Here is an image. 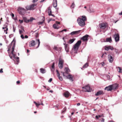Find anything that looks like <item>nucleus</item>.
I'll return each mask as SVG.
<instances>
[{
	"label": "nucleus",
	"instance_id": "nucleus-9",
	"mask_svg": "<svg viewBox=\"0 0 122 122\" xmlns=\"http://www.w3.org/2000/svg\"><path fill=\"white\" fill-rule=\"evenodd\" d=\"M60 22H59L56 21V23L54 24L53 25V28L55 29H58L59 28V27L58 26V24H60Z\"/></svg>",
	"mask_w": 122,
	"mask_h": 122
},
{
	"label": "nucleus",
	"instance_id": "nucleus-26",
	"mask_svg": "<svg viewBox=\"0 0 122 122\" xmlns=\"http://www.w3.org/2000/svg\"><path fill=\"white\" fill-rule=\"evenodd\" d=\"M48 15H51L54 17H55V16L51 14V11L50 9H49L48 10Z\"/></svg>",
	"mask_w": 122,
	"mask_h": 122
},
{
	"label": "nucleus",
	"instance_id": "nucleus-21",
	"mask_svg": "<svg viewBox=\"0 0 122 122\" xmlns=\"http://www.w3.org/2000/svg\"><path fill=\"white\" fill-rule=\"evenodd\" d=\"M53 6L55 7H56L57 5V1L56 0H53Z\"/></svg>",
	"mask_w": 122,
	"mask_h": 122
},
{
	"label": "nucleus",
	"instance_id": "nucleus-15",
	"mask_svg": "<svg viewBox=\"0 0 122 122\" xmlns=\"http://www.w3.org/2000/svg\"><path fill=\"white\" fill-rule=\"evenodd\" d=\"M80 30H79L78 31H73L71 32L70 34L71 35H77L80 33Z\"/></svg>",
	"mask_w": 122,
	"mask_h": 122
},
{
	"label": "nucleus",
	"instance_id": "nucleus-2",
	"mask_svg": "<svg viewBox=\"0 0 122 122\" xmlns=\"http://www.w3.org/2000/svg\"><path fill=\"white\" fill-rule=\"evenodd\" d=\"M82 18L79 17L77 20V22L79 25L81 27L85 25V21L86 20V16H82Z\"/></svg>",
	"mask_w": 122,
	"mask_h": 122
},
{
	"label": "nucleus",
	"instance_id": "nucleus-60",
	"mask_svg": "<svg viewBox=\"0 0 122 122\" xmlns=\"http://www.w3.org/2000/svg\"><path fill=\"white\" fill-rule=\"evenodd\" d=\"M119 15H122V11L120 13H119Z\"/></svg>",
	"mask_w": 122,
	"mask_h": 122
},
{
	"label": "nucleus",
	"instance_id": "nucleus-59",
	"mask_svg": "<svg viewBox=\"0 0 122 122\" xmlns=\"http://www.w3.org/2000/svg\"><path fill=\"white\" fill-rule=\"evenodd\" d=\"M19 32L20 34H21V33H22V31L21 30H20Z\"/></svg>",
	"mask_w": 122,
	"mask_h": 122
},
{
	"label": "nucleus",
	"instance_id": "nucleus-38",
	"mask_svg": "<svg viewBox=\"0 0 122 122\" xmlns=\"http://www.w3.org/2000/svg\"><path fill=\"white\" fill-rule=\"evenodd\" d=\"M7 25L6 24L4 25V27L5 28H6V30H4L5 31H7L8 30V28H7Z\"/></svg>",
	"mask_w": 122,
	"mask_h": 122
},
{
	"label": "nucleus",
	"instance_id": "nucleus-8",
	"mask_svg": "<svg viewBox=\"0 0 122 122\" xmlns=\"http://www.w3.org/2000/svg\"><path fill=\"white\" fill-rule=\"evenodd\" d=\"M35 6L34 4L26 6L25 8L27 10H33L34 9V8Z\"/></svg>",
	"mask_w": 122,
	"mask_h": 122
},
{
	"label": "nucleus",
	"instance_id": "nucleus-36",
	"mask_svg": "<svg viewBox=\"0 0 122 122\" xmlns=\"http://www.w3.org/2000/svg\"><path fill=\"white\" fill-rule=\"evenodd\" d=\"M75 5L74 2H73L72 4L70 6V7L72 9H74V8Z\"/></svg>",
	"mask_w": 122,
	"mask_h": 122
},
{
	"label": "nucleus",
	"instance_id": "nucleus-7",
	"mask_svg": "<svg viewBox=\"0 0 122 122\" xmlns=\"http://www.w3.org/2000/svg\"><path fill=\"white\" fill-rule=\"evenodd\" d=\"M23 20L26 23H28L30 22H31L34 20H35V19L32 17L30 18L29 19L27 20L26 17H23Z\"/></svg>",
	"mask_w": 122,
	"mask_h": 122
},
{
	"label": "nucleus",
	"instance_id": "nucleus-43",
	"mask_svg": "<svg viewBox=\"0 0 122 122\" xmlns=\"http://www.w3.org/2000/svg\"><path fill=\"white\" fill-rule=\"evenodd\" d=\"M106 56V55H105V54H103L102 56H101V57L102 58H103V57H105Z\"/></svg>",
	"mask_w": 122,
	"mask_h": 122
},
{
	"label": "nucleus",
	"instance_id": "nucleus-24",
	"mask_svg": "<svg viewBox=\"0 0 122 122\" xmlns=\"http://www.w3.org/2000/svg\"><path fill=\"white\" fill-rule=\"evenodd\" d=\"M113 38H119V35L118 33H115L113 36Z\"/></svg>",
	"mask_w": 122,
	"mask_h": 122
},
{
	"label": "nucleus",
	"instance_id": "nucleus-6",
	"mask_svg": "<svg viewBox=\"0 0 122 122\" xmlns=\"http://www.w3.org/2000/svg\"><path fill=\"white\" fill-rule=\"evenodd\" d=\"M82 88L83 89V91L85 92H90L92 90L89 85L83 87Z\"/></svg>",
	"mask_w": 122,
	"mask_h": 122
},
{
	"label": "nucleus",
	"instance_id": "nucleus-10",
	"mask_svg": "<svg viewBox=\"0 0 122 122\" xmlns=\"http://www.w3.org/2000/svg\"><path fill=\"white\" fill-rule=\"evenodd\" d=\"M99 26L101 28L104 29L106 27L107 25L104 23H102L99 24Z\"/></svg>",
	"mask_w": 122,
	"mask_h": 122
},
{
	"label": "nucleus",
	"instance_id": "nucleus-25",
	"mask_svg": "<svg viewBox=\"0 0 122 122\" xmlns=\"http://www.w3.org/2000/svg\"><path fill=\"white\" fill-rule=\"evenodd\" d=\"M64 71L66 73L68 74L70 72V70L67 67H65V68Z\"/></svg>",
	"mask_w": 122,
	"mask_h": 122
},
{
	"label": "nucleus",
	"instance_id": "nucleus-54",
	"mask_svg": "<svg viewBox=\"0 0 122 122\" xmlns=\"http://www.w3.org/2000/svg\"><path fill=\"white\" fill-rule=\"evenodd\" d=\"M11 15L12 17H13L14 16V14L12 13L11 14Z\"/></svg>",
	"mask_w": 122,
	"mask_h": 122
},
{
	"label": "nucleus",
	"instance_id": "nucleus-44",
	"mask_svg": "<svg viewBox=\"0 0 122 122\" xmlns=\"http://www.w3.org/2000/svg\"><path fill=\"white\" fill-rule=\"evenodd\" d=\"M115 40L116 42L118 41L119 40V39H115Z\"/></svg>",
	"mask_w": 122,
	"mask_h": 122
},
{
	"label": "nucleus",
	"instance_id": "nucleus-41",
	"mask_svg": "<svg viewBox=\"0 0 122 122\" xmlns=\"http://www.w3.org/2000/svg\"><path fill=\"white\" fill-rule=\"evenodd\" d=\"M105 39H102L101 40V41L102 42H106V40Z\"/></svg>",
	"mask_w": 122,
	"mask_h": 122
},
{
	"label": "nucleus",
	"instance_id": "nucleus-47",
	"mask_svg": "<svg viewBox=\"0 0 122 122\" xmlns=\"http://www.w3.org/2000/svg\"><path fill=\"white\" fill-rule=\"evenodd\" d=\"M13 31L14 32H15V28L14 26L13 25Z\"/></svg>",
	"mask_w": 122,
	"mask_h": 122
},
{
	"label": "nucleus",
	"instance_id": "nucleus-63",
	"mask_svg": "<svg viewBox=\"0 0 122 122\" xmlns=\"http://www.w3.org/2000/svg\"><path fill=\"white\" fill-rule=\"evenodd\" d=\"M40 104H41V105H44L42 103V102H41V103H40Z\"/></svg>",
	"mask_w": 122,
	"mask_h": 122
},
{
	"label": "nucleus",
	"instance_id": "nucleus-28",
	"mask_svg": "<svg viewBox=\"0 0 122 122\" xmlns=\"http://www.w3.org/2000/svg\"><path fill=\"white\" fill-rule=\"evenodd\" d=\"M40 71L41 72V73H43V74L45 73L46 72L45 70V69H43V68H41L40 69Z\"/></svg>",
	"mask_w": 122,
	"mask_h": 122
},
{
	"label": "nucleus",
	"instance_id": "nucleus-33",
	"mask_svg": "<svg viewBox=\"0 0 122 122\" xmlns=\"http://www.w3.org/2000/svg\"><path fill=\"white\" fill-rule=\"evenodd\" d=\"M117 68H118L117 70L118 72L119 73H122V68L120 67H118Z\"/></svg>",
	"mask_w": 122,
	"mask_h": 122
},
{
	"label": "nucleus",
	"instance_id": "nucleus-31",
	"mask_svg": "<svg viewBox=\"0 0 122 122\" xmlns=\"http://www.w3.org/2000/svg\"><path fill=\"white\" fill-rule=\"evenodd\" d=\"M34 103L36 104V106L38 107L39 106L41 105V104L39 103V102H38L37 103L36 102L34 101Z\"/></svg>",
	"mask_w": 122,
	"mask_h": 122
},
{
	"label": "nucleus",
	"instance_id": "nucleus-49",
	"mask_svg": "<svg viewBox=\"0 0 122 122\" xmlns=\"http://www.w3.org/2000/svg\"><path fill=\"white\" fill-rule=\"evenodd\" d=\"M19 21L20 22V23H22L23 22V21L22 20H19Z\"/></svg>",
	"mask_w": 122,
	"mask_h": 122
},
{
	"label": "nucleus",
	"instance_id": "nucleus-52",
	"mask_svg": "<svg viewBox=\"0 0 122 122\" xmlns=\"http://www.w3.org/2000/svg\"><path fill=\"white\" fill-rule=\"evenodd\" d=\"M66 31V29H64L61 31V32H62L63 31Z\"/></svg>",
	"mask_w": 122,
	"mask_h": 122
},
{
	"label": "nucleus",
	"instance_id": "nucleus-19",
	"mask_svg": "<svg viewBox=\"0 0 122 122\" xmlns=\"http://www.w3.org/2000/svg\"><path fill=\"white\" fill-rule=\"evenodd\" d=\"M105 90H107V91H111L112 90V86L110 85L108 86H107L104 89Z\"/></svg>",
	"mask_w": 122,
	"mask_h": 122
},
{
	"label": "nucleus",
	"instance_id": "nucleus-3",
	"mask_svg": "<svg viewBox=\"0 0 122 122\" xmlns=\"http://www.w3.org/2000/svg\"><path fill=\"white\" fill-rule=\"evenodd\" d=\"M17 10L19 14L22 15H24L26 12V10L25 9L20 7L18 8Z\"/></svg>",
	"mask_w": 122,
	"mask_h": 122
},
{
	"label": "nucleus",
	"instance_id": "nucleus-46",
	"mask_svg": "<svg viewBox=\"0 0 122 122\" xmlns=\"http://www.w3.org/2000/svg\"><path fill=\"white\" fill-rule=\"evenodd\" d=\"M52 78H51L48 81V82H51L52 81Z\"/></svg>",
	"mask_w": 122,
	"mask_h": 122
},
{
	"label": "nucleus",
	"instance_id": "nucleus-42",
	"mask_svg": "<svg viewBox=\"0 0 122 122\" xmlns=\"http://www.w3.org/2000/svg\"><path fill=\"white\" fill-rule=\"evenodd\" d=\"M54 65H55V63L54 62L52 64V68L53 69L54 67Z\"/></svg>",
	"mask_w": 122,
	"mask_h": 122
},
{
	"label": "nucleus",
	"instance_id": "nucleus-32",
	"mask_svg": "<svg viewBox=\"0 0 122 122\" xmlns=\"http://www.w3.org/2000/svg\"><path fill=\"white\" fill-rule=\"evenodd\" d=\"M112 42L111 39H106V42H109L111 43Z\"/></svg>",
	"mask_w": 122,
	"mask_h": 122
},
{
	"label": "nucleus",
	"instance_id": "nucleus-56",
	"mask_svg": "<svg viewBox=\"0 0 122 122\" xmlns=\"http://www.w3.org/2000/svg\"><path fill=\"white\" fill-rule=\"evenodd\" d=\"M38 0H33V2L35 3L36 1H37Z\"/></svg>",
	"mask_w": 122,
	"mask_h": 122
},
{
	"label": "nucleus",
	"instance_id": "nucleus-29",
	"mask_svg": "<svg viewBox=\"0 0 122 122\" xmlns=\"http://www.w3.org/2000/svg\"><path fill=\"white\" fill-rule=\"evenodd\" d=\"M91 37L90 36H89L88 35L86 34L81 38H88Z\"/></svg>",
	"mask_w": 122,
	"mask_h": 122
},
{
	"label": "nucleus",
	"instance_id": "nucleus-20",
	"mask_svg": "<svg viewBox=\"0 0 122 122\" xmlns=\"http://www.w3.org/2000/svg\"><path fill=\"white\" fill-rule=\"evenodd\" d=\"M68 79H69L70 80L72 81H73V76L70 74H69L67 76H66Z\"/></svg>",
	"mask_w": 122,
	"mask_h": 122
},
{
	"label": "nucleus",
	"instance_id": "nucleus-50",
	"mask_svg": "<svg viewBox=\"0 0 122 122\" xmlns=\"http://www.w3.org/2000/svg\"><path fill=\"white\" fill-rule=\"evenodd\" d=\"M101 64L102 65V66H103L105 65V63L104 62H103L101 63Z\"/></svg>",
	"mask_w": 122,
	"mask_h": 122
},
{
	"label": "nucleus",
	"instance_id": "nucleus-53",
	"mask_svg": "<svg viewBox=\"0 0 122 122\" xmlns=\"http://www.w3.org/2000/svg\"><path fill=\"white\" fill-rule=\"evenodd\" d=\"M20 37L21 38H24V37L23 35H21L20 36Z\"/></svg>",
	"mask_w": 122,
	"mask_h": 122
},
{
	"label": "nucleus",
	"instance_id": "nucleus-55",
	"mask_svg": "<svg viewBox=\"0 0 122 122\" xmlns=\"http://www.w3.org/2000/svg\"><path fill=\"white\" fill-rule=\"evenodd\" d=\"M20 82L19 81H16V83L17 84H19Z\"/></svg>",
	"mask_w": 122,
	"mask_h": 122
},
{
	"label": "nucleus",
	"instance_id": "nucleus-37",
	"mask_svg": "<svg viewBox=\"0 0 122 122\" xmlns=\"http://www.w3.org/2000/svg\"><path fill=\"white\" fill-rule=\"evenodd\" d=\"M66 107H64L63 110L62 111V113H64L66 110Z\"/></svg>",
	"mask_w": 122,
	"mask_h": 122
},
{
	"label": "nucleus",
	"instance_id": "nucleus-57",
	"mask_svg": "<svg viewBox=\"0 0 122 122\" xmlns=\"http://www.w3.org/2000/svg\"><path fill=\"white\" fill-rule=\"evenodd\" d=\"M28 37L27 35H25V36L24 38H28Z\"/></svg>",
	"mask_w": 122,
	"mask_h": 122
},
{
	"label": "nucleus",
	"instance_id": "nucleus-58",
	"mask_svg": "<svg viewBox=\"0 0 122 122\" xmlns=\"http://www.w3.org/2000/svg\"><path fill=\"white\" fill-rule=\"evenodd\" d=\"M61 72L62 73L63 76H65V75L64 74L65 72Z\"/></svg>",
	"mask_w": 122,
	"mask_h": 122
},
{
	"label": "nucleus",
	"instance_id": "nucleus-4",
	"mask_svg": "<svg viewBox=\"0 0 122 122\" xmlns=\"http://www.w3.org/2000/svg\"><path fill=\"white\" fill-rule=\"evenodd\" d=\"M81 43V40L78 41L74 46L73 48L74 50L75 51L78 50Z\"/></svg>",
	"mask_w": 122,
	"mask_h": 122
},
{
	"label": "nucleus",
	"instance_id": "nucleus-34",
	"mask_svg": "<svg viewBox=\"0 0 122 122\" xmlns=\"http://www.w3.org/2000/svg\"><path fill=\"white\" fill-rule=\"evenodd\" d=\"M103 114L101 115H99L98 116H96V119H98L99 118V117H103L104 116H103Z\"/></svg>",
	"mask_w": 122,
	"mask_h": 122
},
{
	"label": "nucleus",
	"instance_id": "nucleus-40",
	"mask_svg": "<svg viewBox=\"0 0 122 122\" xmlns=\"http://www.w3.org/2000/svg\"><path fill=\"white\" fill-rule=\"evenodd\" d=\"M37 41L38 42V46L36 48H38L39 47L40 43V42L39 39L37 40Z\"/></svg>",
	"mask_w": 122,
	"mask_h": 122
},
{
	"label": "nucleus",
	"instance_id": "nucleus-12",
	"mask_svg": "<svg viewBox=\"0 0 122 122\" xmlns=\"http://www.w3.org/2000/svg\"><path fill=\"white\" fill-rule=\"evenodd\" d=\"M108 57L109 62L111 63H112L113 61V58L110 55H108Z\"/></svg>",
	"mask_w": 122,
	"mask_h": 122
},
{
	"label": "nucleus",
	"instance_id": "nucleus-48",
	"mask_svg": "<svg viewBox=\"0 0 122 122\" xmlns=\"http://www.w3.org/2000/svg\"><path fill=\"white\" fill-rule=\"evenodd\" d=\"M3 72V69L1 68L0 69V73H2Z\"/></svg>",
	"mask_w": 122,
	"mask_h": 122
},
{
	"label": "nucleus",
	"instance_id": "nucleus-11",
	"mask_svg": "<svg viewBox=\"0 0 122 122\" xmlns=\"http://www.w3.org/2000/svg\"><path fill=\"white\" fill-rule=\"evenodd\" d=\"M105 50L108 51L109 49L112 50H114V48L112 46H105Z\"/></svg>",
	"mask_w": 122,
	"mask_h": 122
},
{
	"label": "nucleus",
	"instance_id": "nucleus-39",
	"mask_svg": "<svg viewBox=\"0 0 122 122\" xmlns=\"http://www.w3.org/2000/svg\"><path fill=\"white\" fill-rule=\"evenodd\" d=\"M88 39H81L83 41H86L88 40Z\"/></svg>",
	"mask_w": 122,
	"mask_h": 122
},
{
	"label": "nucleus",
	"instance_id": "nucleus-64",
	"mask_svg": "<svg viewBox=\"0 0 122 122\" xmlns=\"http://www.w3.org/2000/svg\"><path fill=\"white\" fill-rule=\"evenodd\" d=\"M109 122H115L113 121H109Z\"/></svg>",
	"mask_w": 122,
	"mask_h": 122
},
{
	"label": "nucleus",
	"instance_id": "nucleus-30",
	"mask_svg": "<svg viewBox=\"0 0 122 122\" xmlns=\"http://www.w3.org/2000/svg\"><path fill=\"white\" fill-rule=\"evenodd\" d=\"M42 19V21L39 22L38 23V24L39 25H42L43 24V23L44 21H45V19L44 17H43V18Z\"/></svg>",
	"mask_w": 122,
	"mask_h": 122
},
{
	"label": "nucleus",
	"instance_id": "nucleus-22",
	"mask_svg": "<svg viewBox=\"0 0 122 122\" xmlns=\"http://www.w3.org/2000/svg\"><path fill=\"white\" fill-rule=\"evenodd\" d=\"M53 49L57 51H60L61 50V47H57L56 46H55L53 48Z\"/></svg>",
	"mask_w": 122,
	"mask_h": 122
},
{
	"label": "nucleus",
	"instance_id": "nucleus-35",
	"mask_svg": "<svg viewBox=\"0 0 122 122\" xmlns=\"http://www.w3.org/2000/svg\"><path fill=\"white\" fill-rule=\"evenodd\" d=\"M88 66V63H85L83 66V68H85L87 67Z\"/></svg>",
	"mask_w": 122,
	"mask_h": 122
},
{
	"label": "nucleus",
	"instance_id": "nucleus-17",
	"mask_svg": "<svg viewBox=\"0 0 122 122\" xmlns=\"http://www.w3.org/2000/svg\"><path fill=\"white\" fill-rule=\"evenodd\" d=\"M56 71L57 72V75L59 79L61 81H62L63 80L62 78V77H61L60 76V74L58 71L57 70H56Z\"/></svg>",
	"mask_w": 122,
	"mask_h": 122
},
{
	"label": "nucleus",
	"instance_id": "nucleus-14",
	"mask_svg": "<svg viewBox=\"0 0 122 122\" xmlns=\"http://www.w3.org/2000/svg\"><path fill=\"white\" fill-rule=\"evenodd\" d=\"M104 93V92L102 91H99L97 92L95 94V95L96 96H97L101 95H103Z\"/></svg>",
	"mask_w": 122,
	"mask_h": 122
},
{
	"label": "nucleus",
	"instance_id": "nucleus-5",
	"mask_svg": "<svg viewBox=\"0 0 122 122\" xmlns=\"http://www.w3.org/2000/svg\"><path fill=\"white\" fill-rule=\"evenodd\" d=\"M58 66L60 68L62 69L63 67V63L64 62V60L60 58L59 59Z\"/></svg>",
	"mask_w": 122,
	"mask_h": 122
},
{
	"label": "nucleus",
	"instance_id": "nucleus-1",
	"mask_svg": "<svg viewBox=\"0 0 122 122\" xmlns=\"http://www.w3.org/2000/svg\"><path fill=\"white\" fill-rule=\"evenodd\" d=\"M15 40L14 39L12 41L10 44V45L8 46V51H10L11 50V48H12L11 53L12 55V56H10L11 58H12V57H13L14 59H16V60L18 62L19 61V58L18 57H15V56L16 55V54L14 52V48L15 47Z\"/></svg>",
	"mask_w": 122,
	"mask_h": 122
},
{
	"label": "nucleus",
	"instance_id": "nucleus-23",
	"mask_svg": "<svg viewBox=\"0 0 122 122\" xmlns=\"http://www.w3.org/2000/svg\"><path fill=\"white\" fill-rule=\"evenodd\" d=\"M65 45V50L66 52L69 51V45L68 44H64Z\"/></svg>",
	"mask_w": 122,
	"mask_h": 122
},
{
	"label": "nucleus",
	"instance_id": "nucleus-62",
	"mask_svg": "<svg viewBox=\"0 0 122 122\" xmlns=\"http://www.w3.org/2000/svg\"><path fill=\"white\" fill-rule=\"evenodd\" d=\"M45 0H41L40 1V2H43Z\"/></svg>",
	"mask_w": 122,
	"mask_h": 122
},
{
	"label": "nucleus",
	"instance_id": "nucleus-16",
	"mask_svg": "<svg viewBox=\"0 0 122 122\" xmlns=\"http://www.w3.org/2000/svg\"><path fill=\"white\" fill-rule=\"evenodd\" d=\"M35 44V41L32 40L30 41L29 42V46L30 47L33 46Z\"/></svg>",
	"mask_w": 122,
	"mask_h": 122
},
{
	"label": "nucleus",
	"instance_id": "nucleus-18",
	"mask_svg": "<svg viewBox=\"0 0 122 122\" xmlns=\"http://www.w3.org/2000/svg\"><path fill=\"white\" fill-rule=\"evenodd\" d=\"M70 93L67 91L65 92L64 94V96L66 98L70 96Z\"/></svg>",
	"mask_w": 122,
	"mask_h": 122
},
{
	"label": "nucleus",
	"instance_id": "nucleus-51",
	"mask_svg": "<svg viewBox=\"0 0 122 122\" xmlns=\"http://www.w3.org/2000/svg\"><path fill=\"white\" fill-rule=\"evenodd\" d=\"M59 106L58 105H57L56 106H55V107H56V108H57V109H56V110H58L59 109L58 108Z\"/></svg>",
	"mask_w": 122,
	"mask_h": 122
},
{
	"label": "nucleus",
	"instance_id": "nucleus-27",
	"mask_svg": "<svg viewBox=\"0 0 122 122\" xmlns=\"http://www.w3.org/2000/svg\"><path fill=\"white\" fill-rule=\"evenodd\" d=\"M75 39H70L69 41H68V43L69 44H71L75 40Z\"/></svg>",
	"mask_w": 122,
	"mask_h": 122
},
{
	"label": "nucleus",
	"instance_id": "nucleus-61",
	"mask_svg": "<svg viewBox=\"0 0 122 122\" xmlns=\"http://www.w3.org/2000/svg\"><path fill=\"white\" fill-rule=\"evenodd\" d=\"M78 106H79L80 105V103H78L77 104Z\"/></svg>",
	"mask_w": 122,
	"mask_h": 122
},
{
	"label": "nucleus",
	"instance_id": "nucleus-45",
	"mask_svg": "<svg viewBox=\"0 0 122 122\" xmlns=\"http://www.w3.org/2000/svg\"><path fill=\"white\" fill-rule=\"evenodd\" d=\"M104 119L103 118H102L101 120V121L102 122H104Z\"/></svg>",
	"mask_w": 122,
	"mask_h": 122
},
{
	"label": "nucleus",
	"instance_id": "nucleus-13",
	"mask_svg": "<svg viewBox=\"0 0 122 122\" xmlns=\"http://www.w3.org/2000/svg\"><path fill=\"white\" fill-rule=\"evenodd\" d=\"M111 86H112V90L116 89L118 88V85L117 84L111 85Z\"/></svg>",
	"mask_w": 122,
	"mask_h": 122
}]
</instances>
